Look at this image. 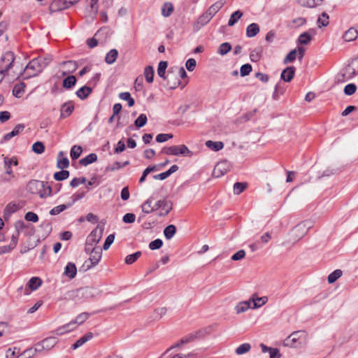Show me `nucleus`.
<instances>
[{
    "label": "nucleus",
    "instance_id": "obj_1",
    "mask_svg": "<svg viewBox=\"0 0 358 358\" xmlns=\"http://www.w3.org/2000/svg\"><path fill=\"white\" fill-rule=\"evenodd\" d=\"M49 63L50 59L45 57H38L31 59L24 69L22 78L26 80L38 76Z\"/></svg>",
    "mask_w": 358,
    "mask_h": 358
},
{
    "label": "nucleus",
    "instance_id": "obj_2",
    "mask_svg": "<svg viewBox=\"0 0 358 358\" xmlns=\"http://www.w3.org/2000/svg\"><path fill=\"white\" fill-rule=\"evenodd\" d=\"M27 189L31 194H36L41 198H46L52 194V187L47 182L31 180L27 185Z\"/></svg>",
    "mask_w": 358,
    "mask_h": 358
},
{
    "label": "nucleus",
    "instance_id": "obj_3",
    "mask_svg": "<svg viewBox=\"0 0 358 358\" xmlns=\"http://www.w3.org/2000/svg\"><path fill=\"white\" fill-rule=\"evenodd\" d=\"M204 336V331L202 329H199L196 331L188 334L187 335L184 336L181 338L177 343L170 347L167 350L164 352V354L167 353L172 349L176 348H180L185 345H187L189 343L194 342L197 339L202 338Z\"/></svg>",
    "mask_w": 358,
    "mask_h": 358
},
{
    "label": "nucleus",
    "instance_id": "obj_4",
    "mask_svg": "<svg viewBox=\"0 0 358 358\" xmlns=\"http://www.w3.org/2000/svg\"><path fill=\"white\" fill-rule=\"evenodd\" d=\"M89 314L87 313H83L78 315L74 320L71 321L69 323L63 325L56 329V334L57 335H62L67 332L73 330L77 324H83L85 320H87Z\"/></svg>",
    "mask_w": 358,
    "mask_h": 358
},
{
    "label": "nucleus",
    "instance_id": "obj_5",
    "mask_svg": "<svg viewBox=\"0 0 358 358\" xmlns=\"http://www.w3.org/2000/svg\"><path fill=\"white\" fill-rule=\"evenodd\" d=\"M14 61L15 55L13 52L8 51L2 55L0 61V83L8 71L12 68Z\"/></svg>",
    "mask_w": 358,
    "mask_h": 358
},
{
    "label": "nucleus",
    "instance_id": "obj_6",
    "mask_svg": "<svg viewBox=\"0 0 358 358\" xmlns=\"http://www.w3.org/2000/svg\"><path fill=\"white\" fill-rule=\"evenodd\" d=\"M306 340V334L303 331H296L291 334L283 342L285 346L290 348H299L301 346Z\"/></svg>",
    "mask_w": 358,
    "mask_h": 358
},
{
    "label": "nucleus",
    "instance_id": "obj_7",
    "mask_svg": "<svg viewBox=\"0 0 358 358\" xmlns=\"http://www.w3.org/2000/svg\"><path fill=\"white\" fill-rule=\"evenodd\" d=\"M162 153L167 155H182L185 157H192L193 152L189 150L185 145H172L170 147H164L162 148Z\"/></svg>",
    "mask_w": 358,
    "mask_h": 358
},
{
    "label": "nucleus",
    "instance_id": "obj_8",
    "mask_svg": "<svg viewBox=\"0 0 358 358\" xmlns=\"http://www.w3.org/2000/svg\"><path fill=\"white\" fill-rule=\"evenodd\" d=\"M168 66L167 62L165 61H161L159 63L158 68H157V74L160 78H162L164 80H167V86L171 89H176L179 84L180 83V80H178L177 82H175L173 83H171V79L173 76L172 73H171L169 71L168 72L167 76H166V69Z\"/></svg>",
    "mask_w": 358,
    "mask_h": 358
},
{
    "label": "nucleus",
    "instance_id": "obj_9",
    "mask_svg": "<svg viewBox=\"0 0 358 358\" xmlns=\"http://www.w3.org/2000/svg\"><path fill=\"white\" fill-rule=\"evenodd\" d=\"M230 164L229 162L224 160L218 162L214 167L213 176L215 178H220L226 174L229 170Z\"/></svg>",
    "mask_w": 358,
    "mask_h": 358
},
{
    "label": "nucleus",
    "instance_id": "obj_10",
    "mask_svg": "<svg viewBox=\"0 0 358 358\" xmlns=\"http://www.w3.org/2000/svg\"><path fill=\"white\" fill-rule=\"evenodd\" d=\"M43 281L39 277H32L24 287V295H29L31 292L36 290L42 285Z\"/></svg>",
    "mask_w": 358,
    "mask_h": 358
},
{
    "label": "nucleus",
    "instance_id": "obj_11",
    "mask_svg": "<svg viewBox=\"0 0 358 358\" xmlns=\"http://www.w3.org/2000/svg\"><path fill=\"white\" fill-rule=\"evenodd\" d=\"M161 208L160 216H166L172 209V203L170 201L164 199L158 201L155 204V210Z\"/></svg>",
    "mask_w": 358,
    "mask_h": 358
},
{
    "label": "nucleus",
    "instance_id": "obj_12",
    "mask_svg": "<svg viewBox=\"0 0 358 358\" xmlns=\"http://www.w3.org/2000/svg\"><path fill=\"white\" fill-rule=\"evenodd\" d=\"M4 166L6 169V173L10 176V178H13L15 177L13 170L10 168V166H17L18 161L15 157H13L9 158L8 157H5L3 159Z\"/></svg>",
    "mask_w": 358,
    "mask_h": 358
},
{
    "label": "nucleus",
    "instance_id": "obj_13",
    "mask_svg": "<svg viewBox=\"0 0 358 358\" xmlns=\"http://www.w3.org/2000/svg\"><path fill=\"white\" fill-rule=\"evenodd\" d=\"M102 250L100 247H94L91 250V267L96 266L101 260Z\"/></svg>",
    "mask_w": 358,
    "mask_h": 358
},
{
    "label": "nucleus",
    "instance_id": "obj_14",
    "mask_svg": "<svg viewBox=\"0 0 358 358\" xmlns=\"http://www.w3.org/2000/svg\"><path fill=\"white\" fill-rule=\"evenodd\" d=\"M295 71L296 69L293 66L285 68L281 73V79L285 82H290L294 76Z\"/></svg>",
    "mask_w": 358,
    "mask_h": 358
},
{
    "label": "nucleus",
    "instance_id": "obj_15",
    "mask_svg": "<svg viewBox=\"0 0 358 358\" xmlns=\"http://www.w3.org/2000/svg\"><path fill=\"white\" fill-rule=\"evenodd\" d=\"M104 230V225L99 224L96 227L91 231L92 241L95 243H99L101 239Z\"/></svg>",
    "mask_w": 358,
    "mask_h": 358
},
{
    "label": "nucleus",
    "instance_id": "obj_16",
    "mask_svg": "<svg viewBox=\"0 0 358 358\" xmlns=\"http://www.w3.org/2000/svg\"><path fill=\"white\" fill-rule=\"evenodd\" d=\"M358 37V26L355 27H350L343 34V39L345 41H352Z\"/></svg>",
    "mask_w": 358,
    "mask_h": 358
},
{
    "label": "nucleus",
    "instance_id": "obj_17",
    "mask_svg": "<svg viewBox=\"0 0 358 358\" xmlns=\"http://www.w3.org/2000/svg\"><path fill=\"white\" fill-rule=\"evenodd\" d=\"M178 169L179 167L177 165L174 164L171 166L168 171L161 173L158 175H155L153 176V178L155 180H164L166 179L168 177H169L172 173L176 172L178 170Z\"/></svg>",
    "mask_w": 358,
    "mask_h": 358
},
{
    "label": "nucleus",
    "instance_id": "obj_18",
    "mask_svg": "<svg viewBox=\"0 0 358 358\" xmlns=\"http://www.w3.org/2000/svg\"><path fill=\"white\" fill-rule=\"evenodd\" d=\"M76 273L77 268L76 264L72 262H69L64 268V274L70 279H73L76 277Z\"/></svg>",
    "mask_w": 358,
    "mask_h": 358
},
{
    "label": "nucleus",
    "instance_id": "obj_19",
    "mask_svg": "<svg viewBox=\"0 0 358 358\" xmlns=\"http://www.w3.org/2000/svg\"><path fill=\"white\" fill-rule=\"evenodd\" d=\"M250 300L251 301L252 308L255 309L264 305L267 302L268 299L266 296L255 297V295L253 294Z\"/></svg>",
    "mask_w": 358,
    "mask_h": 358
},
{
    "label": "nucleus",
    "instance_id": "obj_20",
    "mask_svg": "<svg viewBox=\"0 0 358 358\" xmlns=\"http://www.w3.org/2000/svg\"><path fill=\"white\" fill-rule=\"evenodd\" d=\"M324 0H296L301 6L306 8H315L322 3Z\"/></svg>",
    "mask_w": 358,
    "mask_h": 358
},
{
    "label": "nucleus",
    "instance_id": "obj_21",
    "mask_svg": "<svg viewBox=\"0 0 358 358\" xmlns=\"http://www.w3.org/2000/svg\"><path fill=\"white\" fill-rule=\"evenodd\" d=\"M62 66L65 69V72L63 73V75H66V73H71L74 72L78 68V64L74 61H65L62 63Z\"/></svg>",
    "mask_w": 358,
    "mask_h": 358
},
{
    "label": "nucleus",
    "instance_id": "obj_22",
    "mask_svg": "<svg viewBox=\"0 0 358 358\" xmlns=\"http://www.w3.org/2000/svg\"><path fill=\"white\" fill-rule=\"evenodd\" d=\"M224 0H219L211 5L206 11L213 17L224 6Z\"/></svg>",
    "mask_w": 358,
    "mask_h": 358
},
{
    "label": "nucleus",
    "instance_id": "obj_23",
    "mask_svg": "<svg viewBox=\"0 0 358 358\" xmlns=\"http://www.w3.org/2000/svg\"><path fill=\"white\" fill-rule=\"evenodd\" d=\"M249 308H252L250 300L241 301L238 303L235 307L236 312L238 314L244 313Z\"/></svg>",
    "mask_w": 358,
    "mask_h": 358
},
{
    "label": "nucleus",
    "instance_id": "obj_24",
    "mask_svg": "<svg viewBox=\"0 0 358 358\" xmlns=\"http://www.w3.org/2000/svg\"><path fill=\"white\" fill-rule=\"evenodd\" d=\"M69 166V161L66 157H64L62 151L59 152L57 166L59 169H64Z\"/></svg>",
    "mask_w": 358,
    "mask_h": 358
},
{
    "label": "nucleus",
    "instance_id": "obj_25",
    "mask_svg": "<svg viewBox=\"0 0 358 358\" xmlns=\"http://www.w3.org/2000/svg\"><path fill=\"white\" fill-rule=\"evenodd\" d=\"M259 32V27L257 23H252L247 27L246 35L249 38L255 36Z\"/></svg>",
    "mask_w": 358,
    "mask_h": 358
},
{
    "label": "nucleus",
    "instance_id": "obj_26",
    "mask_svg": "<svg viewBox=\"0 0 358 358\" xmlns=\"http://www.w3.org/2000/svg\"><path fill=\"white\" fill-rule=\"evenodd\" d=\"M67 2L64 0H54L50 4L52 10H59L67 8Z\"/></svg>",
    "mask_w": 358,
    "mask_h": 358
},
{
    "label": "nucleus",
    "instance_id": "obj_27",
    "mask_svg": "<svg viewBox=\"0 0 358 358\" xmlns=\"http://www.w3.org/2000/svg\"><path fill=\"white\" fill-rule=\"evenodd\" d=\"M117 56V50L115 49H112L106 54L105 62L108 64H112L116 61Z\"/></svg>",
    "mask_w": 358,
    "mask_h": 358
},
{
    "label": "nucleus",
    "instance_id": "obj_28",
    "mask_svg": "<svg viewBox=\"0 0 358 358\" xmlns=\"http://www.w3.org/2000/svg\"><path fill=\"white\" fill-rule=\"evenodd\" d=\"M17 210V206L15 203H8L3 210L4 219H8L12 213H15Z\"/></svg>",
    "mask_w": 358,
    "mask_h": 358
},
{
    "label": "nucleus",
    "instance_id": "obj_29",
    "mask_svg": "<svg viewBox=\"0 0 358 358\" xmlns=\"http://www.w3.org/2000/svg\"><path fill=\"white\" fill-rule=\"evenodd\" d=\"M206 145L214 151H219L222 150L224 147V144L221 141L215 142L212 141H207L206 143Z\"/></svg>",
    "mask_w": 358,
    "mask_h": 358
},
{
    "label": "nucleus",
    "instance_id": "obj_30",
    "mask_svg": "<svg viewBox=\"0 0 358 358\" xmlns=\"http://www.w3.org/2000/svg\"><path fill=\"white\" fill-rule=\"evenodd\" d=\"M176 233V227L173 224L167 226L164 230V234L166 239L170 240Z\"/></svg>",
    "mask_w": 358,
    "mask_h": 358
},
{
    "label": "nucleus",
    "instance_id": "obj_31",
    "mask_svg": "<svg viewBox=\"0 0 358 358\" xmlns=\"http://www.w3.org/2000/svg\"><path fill=\"white\" fill-rule=\"evenodd\" d=\"M242 16H243V13L241 10H238L234 12L231 15L230 18L228 21V25L229 27L234 26Z\"/></svg>",
    "mask_w": 358,
    "mask_h": 358
},
{
    "label": "nucleus",
    "instance_id": "obj_32",
    "mask_svg": "<svg viewBox=\"0 0 358 358\" xmlns=\"http://www.w3.org/2000/svg\"><path fill=\"white\" fill-rule=\"evenodd\" d=\"M173 6L170 2H166L163 5L162 14L164 17H169L173 12Z\"/></svg>",
    "mask_w": 358,
    "mask_h": 358
},
{
    "label": "nucleus",
    "instance_id": "obj_33",
    "mask_svg": "<svg viewBox=\"0 0 358 358\" xmlns=\"http://www.w3.org/2000/svg\"><path fill=\"white\" fill-rule=\"evenodd\" d=\"M154 69L151 66H148L145 68L144 76L148 83H151L153 82L154 78Z\"/></svg>",
    "mask_w": 358,
    "mask_h": 358
},
{
    "label": "nucleus",
    "instance_id": "obj_34",
    "mask_svg": "<svg viewBox=\"0 0 358 358\" xmlns=\"http://www.w3.org/2000/svg\"><path fill=\"white\" fill-rule=\"evenodd\" d=\"M74 108L72 105L64 104L61 108V117L66 118L73 112Z\"/></svg>",
    "mask_w": 358,
    "mask_h": 358
},
{
    "label": "nucleus",
    "instance_id": "obj_35",
    "mask_svg": "<svg viewBox=\"0 0 358 358\" xmlns=\"http://www.w3.org/2000/svg\"><path fill=\"white\" fill-rule=\"evenodd\" d=\"M76 83V78L74 76H69L63 80V87L66 89H70Z\"/></svg>",
    "mask_w": 358,
    "mask_h": 358
},
{
    "label": "nucleus",
    "instance_id": "obj_36",
    "mask_svg": "<svg viewBox=\"0 0 358 358\" xmlns=\"http://www.w3.org/2000/svg\"><path fill=\"white\" fill-rule=\"evenodd\" d=\"M343 274V271L341 269H336L331 273L328 276V282L332 284L335 282Z\"/></svg>",
    "mask_w": 358,
    "mask_h": 358
},
{
    "label": "nucleus",
    "instance_id": "obj_37",
    "mask_svg": "<svg viewBox=\"0 0 358 358\" xmlns=\"http://www.w3.org/2000/svg\"><path fill=\"white\" fill-rule=\"evenodd\" d=\"M69 171L62 169L60 171L56 172L54 174V179L57 181H62L67 179L69 177Z\"/></svg>",
    "mask_w": 358,
    "mask_h": 358
},
{
    "label": "nucleus",
    "instance_id": "obj_38",
    "mask_svg": "<svg viewBox=\"0 0 358 358\" xmlns=\"http://www.w3.org/2000/svg\"><path fill=\"white\" fill-rule=\"evenodd\" d=\"M77 96L81 99H86L90 95V87L85 85L76 92Z\"/></svg>",
    "mask_w": 358,
    "mask_h": 358
},
{
    "label": "nucleus",
    "instance_id": "obj_39",
    "mask_svg": "<svg viewBox=\"0 0 358 358\" xmlns=\"http://www.w3.org/2000/svg\"><path fill=\"white\" fill-rule=\"evenodd\" d=\"M231 50V45L229 43L225 42L222 43L217 50V53L220 55H224L230 52Z\"/></svg>",
    "mask_w": 358,
    "mask_h": 358
},
{
    "label": "nucleus",
    "instance_id": "obj_40",
    "mask_svg": "<svg viewBox=\"0 0 358 358\" xmlns=\"http://www.w3.org/2000/svg\"><path fill=\"white\" fill-rule=\"evenodd\" d=\"M142 253L141 251L134 252V254L129 255L125 257V263L127 264H131L134 263L141 256Z\"/></svg>",
    "mask_w": 358,
    "mask_h": 358
},
{
    "label": "nucleus",
    "instance_id": "obj_41",
    "mask_svg": "<svg viewBox=\"0 0 358 358\" xmlns=\"http://www.w3.org/2000/svg\"><path fill=\"white\" fill-rule=\"evenodd\" d=\"M142 211L146 214H149L151 212L155 210V206H152V200L151 199H148L145 201L141 206Z\"/></svg>",
    "mask_w": 358,
    "mask_h": 358
},
{
    "label": "nucleus",
    "instance_id": "obj_42",
    "mask_svg": "<svg viewBox=\"0 0 358 358\" xmlns=\"http://www.w3.org/2000/svg\"><path fill=\"white\" fill-rule=\"evenodd\" d=\"M312 36L308 32H303L298 38V43L301 45H307L311 41Z\"/></svg>",
    "mask_w": 358,
    "mask_h": 358
},
{
    "label": "nucleus",
    "instance_id": "obj_43",
    "mask_svg": "<svg viewBox=\"0 0 358 358\" xmlns=\"http://www.w3.org/2000/svg\"><path fill=\"white\" fill-rule=\"evenodd\" d=\"M329 15L324 12L317 19V25L319 27H326L329 24Z\"/></svg>",
    "mask_w": 358,
    "mask_h": 358
},
{
    "label": "nucleus",
    "instance_id": "obj_44",
    "mask_svg": "<svg viewBox=\"0 0 358 358\" xmlns=\"http://www.w3.org/2000/svg\"><path fill=\"white\" fill-rule=\"evenodd\" d=\"M25 84L21 83L20 85H15L13 90V94L15 97H20L22 93L24 92Z\"/></svg>",
    "mask_w": 358,
    "mask_h": 358
},
{
    "label": "nucleus",
    "instance_id": "obj_45",
    "mask_svg": "<svg viewBox=\"0 0 358 358\" xmlns=\"http://www.w3.org/2000/svg\"><path fill=\"white\" fill-rule=\"evenodd\" d=\"M248 187L246 182H236L234 185V193L235 194H240L242 193Z\"/></svg>",
    "mask_w": 358,
    "mask_h": 358
},
{
    "label": "nucleus",
    "instance_id": "obj_46",
    "mask_svg": "<svg viewBox=\"0 0 358 358\" xmlns=\"http://www.w3.org/2000/svg\"><path fill=\"white\" fill-rule=\"evenodd\" d=\"M90 339V333L85 334L82 338L78 339L75 343H73L71 346L73 350H76L78 348L83 345L85 342H87Z\"/></svg>",
    "mask_w": 358,
    "mask_h": 358
},
{
    "label": "nucleus",
    "instance_id": "obj_47",
    "mask_svg": "<svg viewBox=\"0 0 358 358\" xmlns=\"http://www.w3.org/2000/svg\"><path fill=\"white\" fill-rule=\"evenodd\" d=\"M157 166L155 165V166H149L148 167H147L143 171V174L139 179V182L143 183L145 180L146 176H149L150 173L157 171Z\"/></svg>",
    "mask_w": 358,
    "mask_h": 358
},
{
    "label": "nucleus",
    "instance_id": "obj_48",
    "mask_svg": "<svg viewBox=\"0 0 358 358\" xmlns=\"http://www.w3.org/2000/svg\"><path fill=\"white\" fill-rule=\"evenodd\" d=\"M71 206V203L69 205L66 204H62L59 206H57L56 207H54L52 209L50 210V214L52 215H57L64 211V210L67 209L69 207Z\"/></svg>",
    "mask_w": 358,
    "mask_h": 358
},
{
    "label": "nucleus",
    "instance_id": "obj_49",
    "mask_svg": "<svg viewBox=\"0 0 358 358\" xmlns=\"http://www.w3.org/2000/svg\"><path fill=\"white\" fill-rule=\"evenodd\" d=\"M148 118L145 114H141L135 120L134 124L137 128H141L146 124Z\"/></svg>",
    "mask_w": 358,
    "mask_h": 358
},
{
    "label": "nucleus",
    "instance_id": "obj_50",
    "mask_svg": "<svg viewBox=\"0 0 358 358\" xmlns=\"http://www.w3.org/2000/svg\"><path fill=\"white\" fill-rule=\"evenodd\" d=\"M82 148L78 145H73L71 150V157L72 159H77L82 153Z\"/></svg>",
    "mask_w": 358,
    "mask_h": 358
},
{
    "label": "nucleus",
    "instance_id": "obj_51",
    "mask_svg": "<svg viewBox=\"0 0 358 358\" xmlns=\"http://www.w3.org/2000/svg\"><path fill=\"white\" fill-rule=\"evenodd\" d=\"M88 192V187L85 186L83 189H80L73 195V201L83 199Z\"/></svg>",
    "mask_w": 358,
    "mask_h": 358
},
{
    "label": "nucleus",
    "instance_id": "obj_52",
    "mask_svg": "<svg viewBox=\"0 0 358 358\" xmlns=\"http://www.w3.org/2000/svg\"><path fill=\"white\" fill-rule=\"evenodd\" d=\"M250 349H251L250 344H249V343H243V344H241V345H239L236 349V353L237 355H243L244 353H246V352H249Z\"/></svg>",
    "mask_w": 358,
    "mask_h": 358
},
{
    "label": "nucleus",
    "instance_id": "obj_53",
    "mask_svg": "<svg viewBox=\"0 0 358 358\" xmlns=\"http://www.w3.org/2000/svg\"><path fill=\"white\" fill-rule=\"evenodd\" d=\"M213 16H211L207 11L201 15L199 20L198 24H201V26H204L211 19Z\"/></svg>",
    "mask_w": 358,
    "mask_h": 358
},
{
    "label": "nucleus",
    "instance_id": "obj_54",
    "mask_svg": "<svg viewBox=\"0 0 358 358\" xmlns=\"http://www.w3.org/2000/svg\"><path fill=\"white\" fill-rule=\"evenodd\" d=\"M296 50H292L285 57L283 61L284 64H288L294 62L296 59Z\"/></svg>",
    "mask_w": 358,
    "mask_h": 358
},
{
    "label": "nucleus",
    "instance_id": "obj_55",
    "mask_svg": "<svg viewBox=\"0 0 358 358\" xmlns=\"http://www.w3.org/2000/svg\"><path fill=\"white\" fill-rule=\"evenodd\" d=\"M32 150L37 154H41L45 150V146L43 143L38 141L33 144Z\"/></svg>",
    "mask_w": 358,
    "mask_h": 358
},
{
    "label": "nucleus",
    "instance_id": "obj_56",
    "mask_svg": "<svg viewBox=\"0 0 358 358\" xmlns=\"http://www.w3.org/2000/svg\"><path fill=\"white\" fill-rule=\"evenodd\" d=\"M252 68L250 64H245L241 66L240 69V73L242 77H245L250 74L252 71Z\"/></svg>",
    "mask_w": 358,
    "mask_h": 358
},
{
    "label": "nucleus",
    "instance_id": "obj_57",
    "mask_svg": "<svg viewBox=\"0 0 358 358\" xmlns=\"http://www.w3.org/2000/svg\"><path fill=\"white\" fill-rule=\"evenodd\" d=\"M163 245V241L159 239H155L149 243V248L152 250H158Z\"/></svg>",
    "mask_w": 358,
    "mask_h": 358
},
{
    "label": "nucleus",
    "instance_id": "obj_58",
    "mask_svg": "<svg viewBox=\"0 0 358 358\" xmlns=\"http://www.w3.org/2000/svg\"><path fill=\"white\" fill-rule=\"evenodd\" d=\"M57 343L56 338L55 337H50L45 338L42 341L43 347L45 348H52L53 347L55 343Z\"/></svg>",
    "mask_w": 358,
    "mask_h": 358
},
{
    "label": "nucleus",
    "instance_id": "obj_59",
    "mask_svg": "<svg viewBox=\"0 0 358 358\" xmlns=\"http://www.w3.org/2000/svg\"><path fill=\"white\" fill-rule=\"evenodd\" d=\"M172 134H159L156 136L158 143H164L173 138Z\"/></svg>",
    "mask_w": 358,
    "mask_h": 358
},
{
    "label": "nucleus",
    "instance_id": "obj_60",
    "mask_svg": "<svg viewBox=\"0 0 358 358\" xmlns=\"http://www.w3.org/2000/svg\"><path fill=\"white\" fill-rule=\"evenodd\" d=\"M87 182V179L85 177L81 178H74L70 182V185L72 187H76L80 184H85Z\"/></svg>",
    "mask_w": 358,
    "mask_h": 358
},
{
    "label": "nucleus",
    "instance_id": "obj_61",
    "mask_svg": "<svg viewBox=\"0 0 358 358\" xmlns=\"http://www.w3.org/2000/svg\"><path fill=\"white\" fill-rule=\"evenodd\" d=\"M357 90V87L353 83L348 84L344 88V93L346 95H352Z\"/></svg>",
    "mask_w": 358,
    "mask_h": 358
},
{
    "label": "nucleus",
    "instance_id": "obj_62",
    "mask_svg": "<svg viewBox=\"0 0 358 358\" xmlns=\"http://www.w3.org/2000/svg\"><path fill=\"white\" fill-rule=\"evenodd\" d=\"M24 219L27 221L37 222L38 221V216L34 212H28L25 214Z\"/></svg>",
    "mask_w": 358,
    "mask_h": 358
},
{
    "label": "nucleus",
    "instance_id": "obj_63",
    "mask_svg": "<svg viewBox=\"0 0 358 358\" xmlns=\"http://www.w3.org/2000/svg\"><path fill=\"white\" fill-rule=\"evenodd\" d=\"M250 57L252 62H258L261 59V52L258 49L251 51Z\"/></svg>",
    "mask_w": 358,
    "mask_h": 358
},
{
    "label": "nucleus",
    "instance_id": "obj_64",
    "mask_svg": "<svg viewBox=\"0 0 358 358\" xmlns=\"http://www.w3.org/2000/svg\"><path fill=\"white\" fill-rule=\"evenodd\" d=\"M135 220H136V215L134 213H126L122 217V221L124 223L131 224L135 222Z\"/></svg>",
    "mask_w": 358,
    "mask_h": 358
}]
</instances>
